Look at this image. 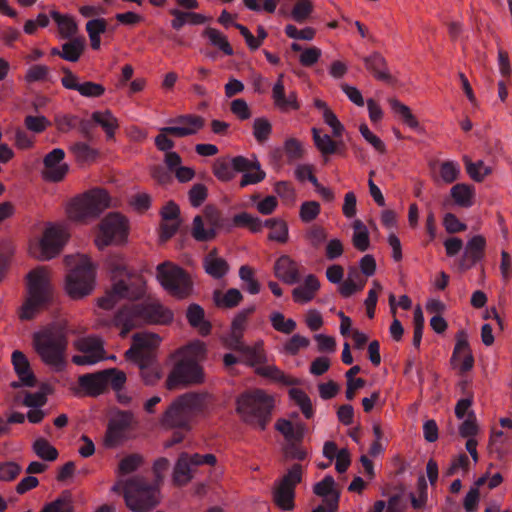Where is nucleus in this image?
<instances>
[{
	"label": "nucleus",
	"instance_id": "37998d69",
	"mask_svg": "<svg viewBox=\"0 0 512 512\" xmlns=\"http://www.w3.org/2000/svg\"><path fill=\"white\" fill-rule=\"evenodd\" d=\"M85 39L76 37L62 45L61 58L69 62H77L84 52Z\"/></svg>",
	"mask_w": 512,
	"mask_h": 512
},
{
	"label": "nucleus",
	"instance_id": "4468645a",
	"mask_svg": "<svg viewBox=\"0 0 512 512\" xmlns=\"http://www.w3.org/2000/svg\"><path fill=\"white\" fill-rule=\"evenodd\" d=\"M161 341V337L155 333H136L132 337L131 347L125 352V357L134 363L154 361Z\"/></svg>",
	"mask_w": 512,
	"mask_h": 512
},
{
	"label": "nucleus",
	"instance_id": "7ed1b4c3",
	"mask_svg": "<svg viewBox=\"0 0 512 512\" xmlns=\"http://www.w3.org/2000/svg\"><path fill=\"white\" fill-rule=\"evenodd\" d=\"M206 354V345L200 340L179 348L172 356L175 363L167 377L166 387L172 390L180 385L203 383L205 377L199 362L206 358Z\"/></svg>",
	"mask_w": 512,
	"mask_h": 512
},
{
	"label": "nucleus",
	"instance_id": "0e129e2a",
	"mask_svg": "<svg viewBox=\"0 0 512 512\" xmlns=\"http://www.w3.org/2000/svg\"><path fill=\"white\" fill-rule=\"evenodd\" d=\"M508 437L502 431L494 432L490 439L491 450L498 454L499 458L512 451V445H507Z\"/></svg>",
	"mask_w": 512,
	"mask_h": 512
},
{
	"label": "nucleus",
	"instance_id": "6e6d98bb",
	"mask_svg": "<svg viewBox=\"0 0 512 512\" xmlns=\"http://www.w3.org/2000/svg\"><path fill=\"white\" fill-rule=\"evenodd\" d=\"M465 166L470 178L476 182L483 181L492 173V168L486 165L483 161L471 162L470 160L465 159Z\"/></svg>",
	"mask_w": 512,
	"mask_h": 512
},
{
	"label": "nucleus",
	"instance_id": "2eb2a0df",
	"mask_svg": "<svg viewBox=\"0 0 512 512\" xmlns=\"http://www.w3.org/2000/svg\"><path fill=\"white\" fill-rule=\"evenodd\" d=\"M217 460L213 454L201 455L195 453L189 455L188 453L180 454L173 471V481L183 486L189 483L193 478L195 468L202 464H208L214 466Z\"/></svg>",
	"mask_w": 512,
	"mask_h": 512
},
{
	"label": "nucleus",
	"instance_id": "5fc2aeb1",
	"mask_svg": "<svg viewBox=\"0 0 512 512\" xmlns=\"http://www.w3.org/2000/svg\"><path fill=\"white\" fill-rule=\"evenodd\" d=\"M243 358L248 361L251 365L260 364L265 360V351L263 348V342L258 341L252 346L244 345L240 351Z\"/></svg>",
	"mask_w": 512,
	"mask_h": 512
},
{
	"label": "nucleus",
	"instance_id": "c756f323",
	"mask_svg": "<svg viewBox=\"0 0 512 512\" xmlns=\"http://www.w3.org/2000/svg\"><path fill=\"white\" fill-rule=\"evenodd\" d=\"M275 429L289 442H300L306 432L305 424L292 422L285 418H280L276 421Z\"/></svg>",
	"mask_w": 512,
	"mask_h": 512
},
{
	"label": "nucleus",
	"instance_id": "5701e85b",
	"mask_svg": "<svg viewBox=\"0 0 512 512\" xmlns=\"http://www.w3.org/2000/svg\"><path fill=\"white\" fill-rule=\"evenodd\" d=\"M452 362L464 373L473 368L474 358L464 332H459L457 335V342L452 355Z\"/></svg>",
	"mask_w": 512,
	"mask_h": 512
},
{
	"label": "nucleus",
	"instance_id": "8fccbe9b",
	"mask_svg": "<svg viewBox=\"0 0 512 512\" xmlns=\"http://www.w3.org/2000/svg\"><path fill=\"white\" fill-rule=\"evenodd\" d=\"M139 366L141 377L145 384L154 385L161 378V369L156 361L136 363Z\"/></svg>",
	"mask_w": 512,
	"mask_h": 512
},
{
	"label": "nucleus",
	"instance_id": "f704fd0d",
	"mask_svg": "<svg viewBox=\"0 0 512 512\" xmlns=\"http://www.w3.org/2000/svg\"><path fill=\"white\" fill-rule=\"evenodd\" d=\"M314 106L321 112L323 121L331 128L332 135L335 138L342 137L345 128L337 118L336 114L329 108L327 103L321 99H314Z\"/></svg>",
	"mask_w": 512,
	"mask_h": 512
},
{
	"label": "nucleus",
	"instance_id": "cd10ccee",
	"mask_svg": "<svg viewBox=\"0 0 512 512\" xmlns=\"http://www.w3.org/2000/svg\"><path fill=\"white\" fill-rule=\"evenodd\" d=\"M320 289L319 279L313 275H307L303 282L293 289L292 297L296 303L306 304L312 301Z\"/></svg>",
	"mask_w": 512,
	"mask_h": 512
},
{
	"label": "nucleus",
	"instance_id": "39448f33",
	"mask_svg": "<svg viewBox=\"0 0 512 512\" xmlns=\"http://www.w3.org/2000/svg\"><path fill=\"white\" fill-rule=\"evenodd\" d=\"M173 312L156 299L131 307H124L114 318V325L120 329V335L126 336L129 331L141 324L166 325L173 321Z\"/></svg>",
	"mask_w": 512,
	"mask_h": 512
},
{
	"label": "nucleus",
	"instance_id": "2f4dec72",
	"mask_svg": "<svg viewBox=\"0 0 512 512\" xmlns=\"http://www.w3.org/2000/svg\"><path fill=\"white\" fill-rule=\"evenodd\" d=\"M450 196L457 206L469 208L475 203V188L466 183H458L450 189Z\"/></svg>",
	"mask_w": 512,
	"mask_h": 512
},
{
	"label": "nucleus",
	"instance_id": "9d476101",
	"mask_svg": "<svg viewBox=\"0 0 512 512\" xmlns=\"http://www.w3.org/2000/svg\"><path fill=\"white\" fill-rule=\"evenodd\" d=\"M70 238L66 226L52 224L45 228L41 238L31 240L29 253L38 260L46 261L56 257Z\"/></svg>",
	"mask_w": 512,
	"mask_h": 512
},
{
	"label": "nucleus",
	"instance_id": "864d4df0",
	"mask_svg": "<svg viewBox=\"0 0 512 512\" xmlns=\"http://www.w3.org/2000/svg\"><path fill=\"white\" fill-rule=\"evenodd\" d=\"M232 223L236 227H247L253 233L260 232L263 228L261 220L247 212L234 215Z\"/></svg>",
	"mask_w": 512,
	"mask_h": 512
},
{
	"label": "nucleus",
	"instance_id": "6e6552de",
	"mask_svg": "<svg viewBox=\"0 0 512 512\" xmlns=\"http://www.w3.org/2000/svg\"><path fill=\"white\" fill-rule=\"evenodd\" d=\"M33 347L41 360L57 370L64 367L67 338L59 327H46L33 334Z\"/></svg>",
	"mask_w": 512,
	"mask_h": 512
},
{
	"label": "nucleus",
	"instance_id": "e2e57ef3",
	"mask_svg": "<svg viewBox=\"0 0 512 512\" xmlns=\"http://www.w3.org/2000/svg\"><path fill=\"white\" fill-rule=\"evenodd\" d=\"M239 277L245 283V289L250 294L254 295L260 292V283L255 279L254 270L250 266H241L239 269Z\"/></svg>",
	"mask_w": 512,
	"mask_h": 512
},
{
	"label": "nucleus",
	"instance_id": "a19ab883",
	"mask_svg": "<svg viewBox=\"0 0 512 512\" xmlns=\"http://www.w3.org/2000/svg\"><path fill=\"white\" fill-rule=\"evenodd\" d=\"M263 226L270 229L268 239L278 243H286L289 238V231L287 223L282 219H268L264 222Z\"/></svg>",
	"mask_w": 512,
	"mask_h": 512
},
{
	"label": "nucleus",
	"instance_id": "4c0bfd02",
	"mask_svg": "<svg viewBox=\"0 0 512 512\" xmlns=\"http://www.w3.org/2000/svg\"><path fill=\"white\" fill-rule=\"evenodd\" d=\"M242 299V293L236 288H230L227 291L215 290L213 292V302L218 308H234L240 304Z\"/></svg>",
	"mask_w": 512,
	"mask_h": 512
},
{
	"label": "nucleus",
	"instance_id": "72a5a7b5",
	"mask_svg": "<svg viewBox=\"0 0 512 512\" xmlns=\"http://www.w3.org/2000/svg\"><path fill=\"white\" fill-rule=\"evenodd\" d=\"M365 67L370 71L373 76L384 82L391 81V75L389 73L386 60L379 53H373L364 59Z\"/></svg>",
	"mask_w": 512,
	"mask_h": 512
},
{
	"label": "nucleus",
	"instance_id": "79ce46f5",
	"mask_svg": "<svg viewBox=\"0 0 512 512\" xmlns=\"http://www.w3.org/2000/svg\"><path fill=\"white\" fill-rule=\"evenodd\" d=\"M107 22L104 18H96L86 23V31L89 36L90 45L93 50H99L101 46V35L105 33Z\"/></svg>",
	"mask_w": 512,
	"mask_h": 512
},
{
	"label": "nucleus",
	"instance_id": "bf43d9fd",
	"mask_svg": "<svg viewBox=\"0 0 512 512\" xmlns=\"http://www.w3.org/2000/svg\"><path fill=\"white\" fill-rule=\"evenodd\" d=\"M270 322L276 331L284 334H290L296 329V322L291 318L286 319L281 312H272Z\"/></svg>",
	"mask_w": 512,
	"mask_h": 512
},
{
	"label": "nucleus",
	"instance_id": "1a4fd4ad",
	"mask_svg": "<svg viewBox=\"0 0 512 512\" xmlns=\"http://www.w3.org/2000/svg\"><path fill=\"white\" fill-rule=\"evenodd\" d=\"M207 394L186 393L178 397L165 412L162 422L169 427L188 428L192 417L202 411Z\"/></svg>",
	"mask_w": 512,
	"mask_h": 512
},
{
	"label": "nucleus",
	"instance_id": "bb28decb",
	"mask_svg": "<svg viewBox=\"0 0 512 512\" xmlns=\"http://www.w3.org/2000/svg\"><path fill=\"white\" fill-rule=\"evenodd\" d=\"M12 364L20 379V383L12 382V387L18 388L21 385L34 386L35 377L30 369L26 356L21 351L16 350L12 353Z\"/></svg>",
	"mask_w": 512,
	"mask_h": 512
},
{
	"label": "nucleus",
	"instance_id": "20e7f679",
	"mask_svg": "<svg viewBox=\"0 0 512 512\" xmlns=\"http://www.w3.org/2000/svg\"><path fill=\"white\" fill-rule=\"evenodd\" d=\"M67 272L64 291L73 300L83 299L96 287L97 264L87 254H71L64 257Z\"/></svg>",
	"mask_w": 512,
	"mask_h": 512
},
{
	"label": "nucleus",
	"instance_id": "13d9d810",
	"mask_svg": "<svg viewBox=\"0 0 512 512\" xmlns=\"http://www.w3.org/2000/svg\"><path fill=\"white\" fill-rule=\"evenodd\" d=\"M310 345V340L300 334H294L282 347V352L291 356L297 355L301 350Z\"/></svg>",
	"mask_w": 512,
	"mask_h": 512
},
{
	"label": "nucleus",
	"instance_id": "774afa93",
	"mask_svg": "<svg viewBox=\"0 0 512 512\" xmlns=\"http://www.w3.org/2000/svg\"><path fill=\"white\" fill-rule=\"evenodd\" d=\"M70 150L79 162H89L94 160L97 156L96 150L82 142L73 144Z\"/></svg>",
	"mask_w": 512,
	"mask_h": 512
},
{
	"label": "nucleus",
	"instance_id": "69168bd1",
	"mask_svg": "<svg viewBox=\"0 0 512 512\" xmlns=\"http://www.w3.org/2000/svg\"><path fill=\"white\" fill-rule=\"evenodd\" d=\"M321 207L316 201H305L301 204L299 217L302 222L310 223L314 221L320 214Z\"/></svg>",
	"mask_w": 512,
	"mask_h": 512
},
{
	"label": "nucleus",
	"instance_id": "f3484780",
	"mask_svg": "<svg viewBox=\"0 0 512 512\" xmlns=\"http://www.w3.org/2000/svg\"><path fill=\"white\" fill-rule=\"evenodd\" d=\"M75 348L80 352L79 355L72 357L76 365H92L105 358L103 341L95 336L83 337L75 341Z\"/></svg>",
	"mask_w": 512,
	"mask_h": 512
},
{
	"label": "nucleus",
	"instance_id": "e433bc0d",
	"mask_svg": "<svg viewBox=\"0 0 512 512\" xmlns=\"http://www.w3.org/2000/svg\"><path fill=\"white\" fill-rule=\"evenodd\" d=\"M170 14L173 16L171 26L175 30L181 29L187 23L200 25L209 21L208 17L196 12H184L179 9H171Z\"/></svg>",
	"mask_w": 512,
	"mask_h": 512
},
{
	"label": "nucleus",
	"instance_id": "09e8293b",
	"mask_svg": "<svg viewBox=\"0 0 512 512\" xmlns=\"http://www.w3.org/2000/svg\"><path fill=\"white\" fill-rule=\"evenodd\" d=\"M389 104L394 112L399 114L403 120V122L410 127L411 129H418L419 128V121L417 118L413 115L411 109L401 103L398 99L392 98L389 100Z\"/></svg>",
	"mask_w": 512,
	"mask_h": 512
},
{
	"label": "nucleus",
	"instance_id": "ddd939ff",
	"mask_svg": "<svg viewBox=\"0 0 512 512\" xmlns=\"http://www.w3.org/2000/svg\"><path fill=\"white\" fill-rule=\"evenodd\" d=\"M304 468L294 464L287 473L275 482L273 500L278 508L290 511L294 508L295 487L302 481Z\"/></svg>",
	"mask_w": 512,
	"mask_h": 512
},
{
	"label": "nucleus",
	"instance_id": "a18cd8bd",
	"mask_svg": "<svg viewBox=\"0 0 512 512\" xmlns=\"http://www.w3.org/2000/svg\"><path fill=\"white\" fill-rule=\"evenodd\" d=\"M461 173V167L458 162L446 160L440 163L438 168L439 179L445 184L455 182Z\"/></svg>",
	"mask_w": 512,
	"mask_h": 512
},
{
	"label": "nucleus",
	"instance_id": "7c9ffc66",
	"mask_svg": "<svg viewBox=\"0 0 512 512\" xmlns=\"http://www.w3.org/2000/svg\"><path fill=\"white\" fill-rule=\"evenodd\" d=\"M50 15L57 25L59 37L61 39L76 38L78 25L73 16L61 14L57 11H51Z\"/></svg>",
	"mask_w": 512,
	"mask_h": 512
},
{
	"label": "nucleus",
	"instance_id": "c03bdc74",
	"mask_svg": "<svg viewBox=\"0 0 512 512\" xmlns=\"http://www.w3.org/2000/svg\"><path fill=\"white\" fill-rule=\"evenodd\" d=\"M352 228L353 246L360 252L366 251L370 246L369 231L366 225L361 220L356 219L352 223Z\"/></svg>",
	"mask_w": 512,
	"mask_h": 512
},
{
	"label": "nucleus",
	"instance_id": "f03ea898",
	"mask_svg": "<svg viewBox=\"0 0 512 512\" xmlns=\"http://www.w3.org/2000/svg\"><path fill=\"white\" fill-rule=\"evenodd\" d=\"M106 266L113 281L112 287L98 299L99 307L112 309L120 300H136L146 291V282L142 276L127 271L126 261L122 255H111Z\"/></svg>",
	"mask_w": 512,
	"mask_h": 512
},
{
	"label": "nucleus",
	"instance_id": "4d7b16f0",
	"mask_svg": "<svg viewBox=\"0 0 512 512\" xmlns=\"http://www.w3.org/2000/svg\"><path fill=\"white\" fill-rule=\"evenodd\" d=\"M349 274V277L343 281L339 287V292L343 297H349L356 292L362 291L365 286V281L360 279L356 271Z\"/></svg>",
	"mask_w": 512,
	"mask_h": 512
},
{
	"label": "nucleus",
	"instance_id": "de8ad7c7",
	"mask_svg": "<svg viewBox=\"0 0 512 512\" xmlns=\"http://www.w3.org/2000/svg\"><path fill=\"white\" fill-rule=\"evenodd\" d=\"M40 512H74L71 494L63 492L57 499L46 504Z\"/></svg>",
	"mask_w": 512,
	"mask_h": 512
},
{
	"label": "nucleus",
	"instance_id": "393cba45",
	"mask_svg": "<svg viewBox=\"0 0 512 512\" xmlns=\"http://www.w3.org/2000/svg\"><path fill=\"white\" fill-rule=\"evenodd\" d=\"M311 132L314 145L322 157L326 159L331 155L342 153L344 149V144L342 142L332 139L330 135L316 127H313Z\"/></svg>",
	"mask_w": 512,
	"mask_h": 512
},
{
	"label": "nucleus",
	"instance_id": "dca6fc26",
	"mask_svg": "<svg viewBox=\"0 0 512 512\" xmlns=\"http://www.w3.org/2000/svg\"><path fill=\"white\" fill-rule=\"evenodd\" d=\"M220 224V213L211 205L204 208L202 215L193 219L191 234L197 241H210L216 236V229Z\"/></svg>",
	"mask_w": 512,
	"mask_h": 512
},
{
	"label": "nucleus",
	"instance_id": "0eeeda50",
	"mask_svg": "<svg viewBox=\"0 0 512 512\" xmlns=\"http://www.w3.org/2000/svg\"><path fill=\"white\" fill-rule=\"evenodd\" d=\"M274 399L262 390L241 394L236 400V412L243 422L261 431L271 419Z\"/></svg>",
	"mask_w": 512,
	"mask_h": 512
},
{
	"label": "nucleus",
	"instance_id": "603ef678",
	"mask_svg": "<svg viewBox=\"0 0 512 512\" xmlns=\"http://www.w3.org/2000/svg\"><path fill=\"white\" fill-rule=\"evenodd\" d=\"M32 448L34 453L45 461H55L58 457L57 449L44 438L36 439Z\"/></svg>",
	"mask_w": 512,
	"mask_h": 512
},
{
	"label": "nucleus",
	"instance_id": "a211bd4d",
	"mask_svg": "<svg viewBox=\"0 0 512 512\" xmlns=\"http://www.w3.org/2000/svg\"><path fill=\"white\" fill-rule=\"evenodd\" d=\"M27 293L44 299L53 297L52 271L47 266H39L31 270L27 276Z\"/></svg>",
	"mask_w": 512,
	"mask_h": 512
},
{
	"label": "nucleus",
	"instance_id": "c85d7f7f",
	"mask_svg": "<svg viewBox=\"0 0 512 512\" xmlns=\"http://www.w3.org/2000/svg\"><path fill=\"white\" fill-rule=\"evenodd\" d=\"M203 268L212 278L221 279L228 273L229 264L216 250H212L203 258Z\"/></svg>",
	"mask_w": 512,
	"mask_h": 512
},
{
	"label": "nucleus",
	"instance_id": "a878e982",
	"mask_svg": "<svg viewBox=\"0 0 512 512\" xmlns=\"http://www.w3.org/2000/svg\"><path fill=\"white\" fill-rule=\"evenodd\" d=\"M274 274L281 281L294 284L300 278L299 265L289 256L283 255L275 262Z\"/></svg>",
	"mask_w": 512,
	"mask_h": 512
},
{
	"label": "nucleus",
	"instance_id": "ea45409f",
	"mask_svg": "<svg viewBox=\"0 0 512 512\" xmlns=\"http://www.w3.org/2000/svg\"><path fill=\"white\" fill-rule=\"evenodd\" d=\"M50 301L51 300L28 294L26 300L19 309V318L21 320L33 319L40 312L43 306Z\"/></svg>",
	"mask_w": 512,
	"mask_h": 512
},
{
	"label": "nucleus",
	"instance_id": "338daca9",
	"mask_svg": "<svg viewBox=\"0 0 512 512\" xmlns=\"http://www.w3.org/2000/svg\"><path fill=\"white\" fill-rule=\"evenodd\" d=\"M313 11L310 0H299L291 11V17L298 23L305 22Z\"/></svg>",
	"mask_w": 512,
	"mask_h": 512
},
{
	"label": "nucleus",
	"instance_id": "423d86ee",
	"mask_svg": "<svg viewBox=\"0 0 512 512\" xmlns=\"http://www.w3.org/2000/svg\"><path fill=\"white\" fill-rule=\"evenodd\" d=\"M111 205L108 192L95 188L71 199L66 206V214L73 222L87 224L97 219Z\"/></svg>",
	"mask_w": 512,
	"mask_h": 512
},
{
	"label": "nucleus",
	"instance_id": "aec40b11",
	"mask_svg": "<svg viewBox=\"0 0 512 512\" xmlns=\"http://www.w3.org/2000/svg\"><path fill=\"white\" fill-rule=\"evenodd\" d=\"M65 152L61 148H55L43 159L42 177L49 182H59L68 173L69 167L64 162Z\"/></svg>",
	"mask_w": 512,
	"mask_h": 512
},
{
	"label": "nucleus",
	"instance_id": "412c9836",
	"mask_svg": "<svg viewBox=\"0 0 512 512\" xmlns=\"http://www.w3.org/2000/svg\"><path fill=\"white\" fill-rule=\"evenodd\" d=\"M170 122L172 125L166 126L164 131L178 138L195 135L205 126V119L196 114H183Z\"/></svg>",
	"mask_w": 512,
	"mask_h": 512
},
{
	"label": "nucleus",
	"instance_id": "9b49d317",
	"mask_svg": "<svg viewBox=\"0 0 512 512\" xmlns=\"http://www.w3.org/2000/svg\"><path fill=\"white\" fill-rule=\"evenodd\" d=\"M128 221L116 212L109 213L99 223L94 238V244L99 250L110 245H119L128 237Z\"/></svg>",
	"mask_w": 512,
	"mask_h": 512
},
{
	"label": "nucleus",
	"instance_id": "49530a36",
	"mask_svg": "<svg viewBox=\"0 0 512 512\" xmlns=\"http://www.w3.org/2000/svg\"><path fill=\"white\" fill-rule=\"evenodd\" d=\"M203 36L206 37L210 44L220 49L226 55H232L233 49L229 44L226 36L215 28L208 27L203 31Z\"/></svg>",
	"mask_w": 512,
	"mask_h": 512
},
{
	"label": "nucleus",
	"instance_id": "6ab92c4d",
	"mask_svg": "<svg viewBox=\"0 0 512 512\" xmlns=\"http://www.w3.org/2000/svg\"><path fill=\"white\" fill-rule=\"evenodd\" d=\"M134 416L129 411L115 412L108 424L105 435V445L107 447H116L122 443L127 429L132 425Z\"/></svg>",
	"mask_w": 512,
	"mask_h": 512
},
{
	"label": "nucleus",
	"instance_id": "052dcab7",
	"mask_svg": "<svg viewBox=\"0 0 512 512\" xmlns=\"http://www.w3.org/2000/svg\"><path fill=\"white\" fill-rule=\"evenodd\" d=\"M283 150L289 161L300 160L305 153L303 143L293 137H289L285 140Z\"/></svg>",
	"mask_w": 512,
	"mask_h": 512
},
{
	"label": "nucleus",
	"instance_id": "f8f14e48",
	"mask_svg": "<svg viewBox=\"0 0 512 512\" xmlns=\"http://www.w3.org/2000/svg\"><path fill=\"white\" fill-rule=\"evenodd\" d=\"M156 270L158 281L170 295L184 299L191 294L192 280L182 268L171 262H164Z\"/></svg>",
	"mask_w": 512,
	"mask_h": 512
},
{
	"label": "nucleus",
	"instance_id": "f257e3e1",
	"mask_svg": "<svg viewBox=\"0 0 512 512\" xmlns=\"http://www.w3.org/2000/svg\"><path fill=\"white\" fill-rule=\"evenodd\" d=\"M142 457L132 454L124 457L117 469V480L111 490L122 494L132 512H150L160 501L157 487L148 484L141 477H127L142 464Z\"/></svg>",
	"mask_w": 512,
	"mask_h": 512
},
{
	"label": "nucleus",
	"instance_id": "3c124183",
	"mask_svg": "<svg viewBox=\"0 0 512 512\" xmlns=\"http://www.w3.org/2000/svg\"><path fill=\"white\" fill-rule=\"evenodd\" d=\"M290 398L298 405L307 419H310L314 415V409L309 396L298 388H292L289 390Z\"/></svg>",
	"mask_w": 512,
	"mask_h": 512
},
{
	"label": "nucleus",
	"instance_id": "b1692460",
	"mask_svg": "<svg viewBox=\"0 0 512 512\" xmlns=\"http://www.w3.org/2000/svg\"><path fill=\"white\" fill-rule=\"evenodd\" d=\"M283 78V74L279 75L277 81L273 85L272 99L274 105L283 112H287L289 110H298L300 105L297 100V94L293 91H291L288 95L285 94Z\"/></svg>",
	"mask_w": 512,
	"mask_h": 512
},
{
	"label": "nucleus",
	"instance_id": "680f3d73",
	"mask_svg": "<svg viewBox=\"0 0 512 512\" xmlns=\"http://www.w3.org/2000/svg\"><path fill=\"white\" fill-rule=\"evenodd\" d=\"M272 133V125L266 118H256L253 122V135L260 144L265 143Z\"/></svg>",
	"mask_w": 512,
	"mask_h": 512
},
{
	"label": "nucleus",
	"instance_id": "58836bf2",
	"mask_svg": "<svg viewBox=\"0 0 512 512\" xmlns=\"http://www.w3.org/2000/svg\"><path fill=\"white\" fill-rule=\"evenodd\" d=\"M189 324L198 330L202 336L211 332V324L204 319V310L197 304H191L186 313Z\"/></svg>",
	"mask_w": 512,
	"mask_h": 512
},
{
	"label": "nucleus",
	"instance_id": "4be33fe9",
	"mask_svg": "<svg viewBox=\"0 0 512 512\" xmlns=\"http://www.w3.org/2000/svg\"><path fill=\"white\" fill-rule=\"evenodd\" d=\"M486 239L482 235H475L470 238L464 248V253L458 262L461 271L472 268L485 255Z\"/></svg>",
	"mask_w": 512,
	"mask_h": 512
},
{
	"label": "nucleus",
	"instance_id": "473e14b6",
	"mask_svg": "<svg viewBox=\"0 0 512 512\" xmlns=\"http://www.w3.org/2000/svg\"><path fill=\"white\" fill-rule=\"evenodd\" d=\"M79 385L90 396L102 394L107 388L104 371L81 376Z\"/></svg>",
	"mask_w": 512,
	"mask_h": 512
},
{
	"label": "nucleus",
	"instance_id": "c9c22d12",
	"mask_svg": "<svg viewBox=\"0 0 512 512\" xmlns=\"http://www.w3.org/2000/svg\"><path fill=\"white\" fill-rule=\"evenodd\" d=\"M91 119L105 131L108 139H112L119 128L117 117L108 109L93 112Z\"/></svg>",
	"mask_w": 512,
	"mask_h": 512
}]
</instances>
